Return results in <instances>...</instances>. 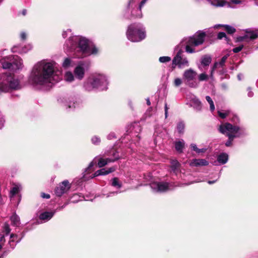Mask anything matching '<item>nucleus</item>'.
Masks as SVG:
<instances>
[{
	"mask_svg": "<svg viewBox=\"0 0 258 258\" xmlns=\"http://www.w3.org/2000/svg\"><path fill=\"white\" fill-rule=\"evenodd\" d=\"M54 64L52 62L42 60L36 63L33 67L29 81L34 87L41 88L50 86L57 79L54 75Z\"/></svg>",
	"mask_w": 258,
	"mask_h": 258,
	"instance_id": "nucleus-1",
	"label": "nucleus"
},
{
	"mask_svg": "<svg viewBox=\"0 0 258 258\" xmlns=\"http://www.w3.org/2000/svg\"><path fill=\"white\" fill-rule=\"evenodd\" d=\"M68 50L76 51V56L83 57L91 54H96L98 50L94 44L85 37L79 36L70 37L65 43Z\"/></svg>",
	"mask_w": 258,
	"mask_h": 258,
	"instance_id": "nucleus-2",
	"label": "nucleus"
},
{
	"mask_svg": "<svg viewBox=\"0 0 258 258\" xmlns=\"http://www.w3.org/2000/svg\"><path fill=\"white\" fill-rule=\"evenodd\" d=\"M108 83L105 75L103 74L94 73L91 74L84 82V88L88 91L95 88H100L102 90L107 89Z\"/></svg>",
	"mask_w": 258,
	"mask_h": 258,
	"instance_id": "nucleus-3",
	"label": "nucleus"
},
{
	"mask_svg": "<svg viewBox=\"0 0 258 258\" xmlns=\"http://www.w3.org/2000/svg\"><path fill=\"white\" fill-rule=\"evenodd\" d=\"M21 88L19 81L10 73L0 75V93Z\"/></svg>",
	"mask_w": 258,
	"mask_h": 258,
	"instance_id": "nucleus-4",
	"label": "nucleus"
},
{
	"mask_svg": "<svg viewBox=\"0 0 258 258\" xmlns=\"http://www.w3.org/2000/svg\"><path fill=\"white\" fill-rule=\"evenodd\" d=\"M126 36L131 41L140 42L146 37L145 28L140 23L131 24L126 31Z\"/></svg>",
	"mask_w": 258,
	"mask_h": 258,
	"instance_id": "nucleus-5",
	"label": "nucleus"
},
{
	"mask_svg": "<svg viewBox=\"0 0 258 258\" xmlns=\"http://www.w3.org/2000/svg\"><path fill=\"white\" fill-rule=\"evenodd\" d=\"M205 36L204 32H199L191 37L185 38L182 44L185 45L186 52L189 53L195 52V47L204 42Z\"/></svg>",
	"mask_w": 258,
	"mask_h": 258,
	"instance_id": "nucleus-6",
	"label": "nucleus"
},
{
	"mask_svg": "<svg viewBox=\"0 0 258 258\" xmlns=\"http://www.w3.org/2000/svg\"><path fill=\"white\" fill-rule=\"evenodd\" d=\"M219 132L228 137L229 140L226 142L227 147L230 146L234 138L238 137L240 135V129L236 125H233L229 123H225L221 124L219 127Z\"/></svg>",
	"mask_w": 258,
	"mask_h": 258,
	"instance_id": "nucleus-7",
	"label": "nucleus"
},
{
	"mask_svg": "<svg viewBox=\"0 0 258 258\" xmlns=\"http://www.w3.org/2000/svg\"><path fill=\"white\" fill-rule=\"evenodd\" d=\"M0 67L4 69L16 71L23 67L22 60L18 56L10 55L0 60Z\"/></svg>",
	"mask_w": 258,
	"mask_h": 258,
	"instance_id": "nucleus-8",
	"label": "nucleus"
},
{
	"mask_svg": "<svg viewBox=\"0 0 258 258\" xmlns=\"http://www.w3.org/2000/svg\"><path fill=\"white\" fill-rule=\"evenodd\" d=\"M137 0H130L128 2L127 12L124 16L126 19L141 18L142 17V8L145 5L147 0H142L138 7L131 10L133 4Z\"/></svg>",
	"mask_w": 258,
	"mask_h": 258,
	"instance_id": "nucleus-9",
	"label": "nucleus"
},
{
	"mask_svg": "<svg viewBox=\"0 0 258 258\" xmlns=\"http://www.w3.org/2000/svg\"><path fill=\"white\" fill-rule=\"evenodd\" d=\"M197 75V73L191 69L185 71L183 74V79L186 84L190 87H197L198 86V83L194 81Z\"/></svg>",
	"mask_w": 258,
	"mask_h": 258,
	"instance_id": "nucleus-10",
	"label": "nucleus"
},
{
	"mask_svg": "<svg viewBox=\"0 0 258 258\" xmlns=\"http://www.w3.org/2000/svg\"><path fill=\"white\" fill-rule=\"evenodd\" d=\"M183 51L180 50L178 51L172 60V68H174L178 66L179 68H183L189 66V62L186 57H183Z\"/></svg>",
	"mask_w": 258,
	"mask_h": 258,
	"instance_id": "nucleus-11",
	"label": "nucleus"
},
{
	"mask_svg": "<svg viewBox=\"0 0 258 258\" xmlns=\"http://www.w3.org/2000/svg\"><path fill=\"white\" fill-rule=\"evenodd\" d=\"M151 188L154 192H162L171 189L169 184L167 182H154L150 184Z\"/></svg>",
	"mask_w": 258,
	"mask_h": 258,
	"instance_id": "nucleus-12",
	"label": "nucleus"
},
{
	"mask_svg": "<svg viewBox=\"0 0 258 258\" xmlns=\"http://www.w3.org/2000/svg\"><path fill=\"white\" fill-rule=\"evenodd\" d=\"M89 66V63L80 62L74 71L76 78L79 80H82L84 77L85 70H87Z\"/></svg>",
	"mask_w": 258,
	"mask_h": 258,
	"instance_id": "nucleus-13",
	"label": "nucleus"
},
{
	"mask_svg": "<svg viewBox=\"0 0 258 258\" xmlns=\"http://www.w3.org/2000/svg\"><path fill=\"white\" fill-rule=\"evenodd\" d=\"M112 156L113 158H108L106 159H103L102 158H99L98 161V166L99 168H101L107 165L108 163L110 162H114L119 158V155L114 151H112Z\"/></svg>",
	"mask_w": 258,
	"mask_h": 258,
	"instance_id": "nucleus-14",
	"label": "nucleus"
},
{
	"mask_svg": "<svg viewBox=\"0 0 258 258\" xmlns=\"http://www.w3.org/2000/svg\"><path fill=\"white\" fill-rule=\"evenodd\" d=\"M70 188L69 182L67 180L62 181L58 186H57L55 190V193L57 196L60 197Z\"/></svg>",
	"mask_w": 258,
	"mask_h": 258,
	"instance_id": "nucleus-15",
	"label": "nucleus"
},
{
	"mask_svg": "<svg viewBox=\"0 0 258 258\" xmlns=\"http://www.w3.org/2000/svg\"><path fill=\"white\" fill-rule=\"evenodd\" d=\"M115 170V168L114 167H110L108 169L102 168L100 170L96 171L91 176V178L93 177L99 176V175H107L110 173H111Z\"/></svg>",
	"mask_w": 258,
	"mask_h": 258,
	"instance_id": "nucleus-16",
	"label": "nucleus"
},
{
	"mask_svg": "<svg viewBox=\"0 0 258 258\" xmlns=\"http://www.w3.org/2000/svg\"><path fill=\"white\" fill-rule=\"evenodd\" d=\"M209 164L208 161L205 159H195L191 160L189 163L190 166H206Z\"/></svg>",
	"mask_w": 258,
	"mask_h": 258,
	"instance_id": "nucleus-17",
	"label": "nucleus"
},
{
	"mask_svg": "<svg viewBox=\"0 0 258 258\" xmlns=\"http://www.w3.org/2000/svg\"><path fill=\"white\" fill-rule=\"evenodd\" d=\"M228 56L225 55L222 57L220 62H215L214 64V66L211 70V75L213 76V72L215 69L219 67H223L226 62V59H227Z\"/></svg>",
	"mask_w": 258,
	"mask_h": 258,
	"instance_id": "nucleus-18",
	"label": "nucleus"
},
{
	"mask_svg": "<svg viewBox=\"0 0 258 258\" xmlns=\"http://www.w3.org/2000/svg\"><path fill=\"white\" fill-rule=\"evenodd\" d=\"M191 105L196 110L200 111L202 109V103L196 97H194L191 100Z\"/></svg>",
	"mask_w": 258,
	"mask_h": 258,
	"instance_id": "nucleus-19",
	"label": "nucleus"
},
{
	"mask_svg": "<svg viewBox=\"0 0 258 258\" xmlns=\"http://www.w3.org/2000/svg\"><path fill=\"white\" fill-rule=\"evenodd\" d=\"M54 212H45L41 213L39 216V218L41 220L48 221L54 215Z\"/></svg>",
	"mask_w": 258,
	"mask_h": 258,
	"instance_id": "nucleus-20",
	"label": "nucleus"
},
{
	"mask_svg": "<svg viewBox=\"0 0 258 258\" xmlns=\"http://www.w3.org/2000/svg\"><path fill=\"white\" fill-rule=\"evenodd\" d=\"M212 5L217 7H223L227 3V0H207Z\"/></svg>",
	"mask_w": 258,
	"mask_h": 258,
	"instance_id": "nucleus-21",
	"label": "nucleus"
},
{
	"mask_svg": "<svg viewBox=\"0 0 258 258\" xmlns=\"http://www.w3.org/2000/svg\"><path fill=\"white\" fill-rule=\"evenodd\" d=\"M212 61V57L209 55H205L201 57V63L204 67L208 66Z\"/></svg>",
	"mask_w": 258,
	"mask_h": 258,
	"instance_id": "nucleus-22",
	"label": "nucleus"
},
{
	"mask_svg": "<svg viewBox=\"0 0 258 258\" xmlns=\"http://www.w3.org/2000/svg\"><path fill=\"white\" fill-rule=\"evenodd\" d=\"M31 48V45H28L27 46L22 48L21 49L18 48L17 46H15L12 48V51L14 52H18L19 53H26L28 50H30Z\"/></svg>",
	"mask_w": 258,
	"mask_h": 258,
	"instance_id": "nucleus-23",
	"label": "nucleus"
},
{
	"mask_svg": "<svg viewBox=\"0 0 258 258\" xmlns=\"http://www.w3.org/2000/svg\"><path fill=\"white\" fill-rule=\"evenodd\" d=\"M228 159V155L225 153H222L218 156L217 161L219 163L224 164L227 162Z\"/></svg>",
	"mask_w": 258,
	"mask_h": 258,
	"instance_id": "nucleus-24",
	"label": "nucleus"
},
{
	"mask_svg": "<svg viewBox=\"0 0 258 258\" xmlns=\"http://www.w3.org/2000/svg\"><path fill=\"white\" fill-rule=\"evenodd\" d=\"M171 168L172 171L176 173L180 166L179 163L176 160H173L171 161Z\"/></svg>",
	"mask_w": 258,
	"mask_h": 258,
	"instance_id": "nucleus-25",
	"label": "nucleus"
},
{
	"mask_svg": "<svg viewBox=\"0 0 258 258\" xmlns=\"http://www.w3.org/2000/svg\"><path fill=\"white\" fill-rule=\"evenodd\" d=\"M11 220L13 225L18 226L20 224V218L16 214H13L11 217Z\"/></svg>",
	"mask_w": 258,
	"mask_h": 258,
	"instance_id": "nucleus-26",
	"label": "nucleus"
},
{
	"mask_svg": "<svg viewBox=\"0 0 258 258\" xmlns=\"http://www.w3.org/2000/svg\"><path fill=\"white\" fill-rule=\"evenodd\" d=\"M184 145V142L183 140L176 142L175 143V147L176 151L179 153L182 152Z\"/></svg>",
	"mask_w": 258,
	"mask_h": 258,
	"instance_id": "nucleus-27",
	"label": "nucleus"
},
{
	"mask_svg": "<svg viewBox=\"0 0 258 258\" xmlns=\"http://www.w3.org/2000/svg\"><path fill=\"white\" fill-rule=\"evenodd\" d=\"M64 79L68 82H71L74 80V76L71 72H67L64 76Z\"/></svg>",
	"mask_w": 258,
	"mask_h": 258,
	"instance_id": "nucleus-28",
	"label": "nucleus"
},
{
	"mask_svg": "<svg viewBox=\"0 0 258 258\" xmlns=\"http://www.w3.org/2000/svg\"><path fill=\"white\" fill-rule=\"evenodd\" d=\"M258 37L257 33L254 31L247 32L246 34L244 37L245 38H249L250 39H254Z\"/></svg>",
	"mask_w": 258,
	"mask_h": 258,
	"instance_id": "nucleus-29",
	"label": "nucleus"
},
{
	"mask_svg": "<svg viewBox=\"0 0 258 258\" xmlns=\"http://www.w3.org/2000/svg\"><path fill=\"white\" fill-rule=\"evenodd\" d=\"M220 26H223L222 25H216L215 27L217 28ZM225 27V30L227 31V32L229 34H233L235 32V29L233 28L232 26H230L229 25H224L223 26Z\"/></svg>",
	"mask_w": 258,
	"mask_h": 258,
	"instance_id": "nucleus-30",
	"label": "nucleus"
},
{
	"mask_svg": "<svg viewBox=\"0 0 258 258\" xmlns=\"http://www.w3.org/2000/svg\"><path fill=\"white\" fill-rule=\"evenodd\" d=\"M21 187L20 185H15L10 191L11 197L14 196L15 194L19 192Z\"/></svg>",
	"mask_w": 258,
	"mask_h": 258,
	"instance_id": "nucleus-31",
	"label": "nucleus"
},
{
	"mask_svg": "<svg viewBox=\"0 0 258 258\" xmlns=\"http://www.w3.org/2000/svg\"><path fill=\"white\" fill-rule=\"evenodd\" d=\"M206 99L210 104V110L212 112L214 111L215 110V105L212 99L209 96H207L206 97Z\"/></svg>",
	"mask_w": 258,
	"mask_h": 258,
	"instance_id": "nucleus-32",
	"label": "nucleus"
},
{
	"mask_svg": "<svg viewBox=\"0 0 258 258\" xmlns=\"http://www.w3.org/2000/svg\"><path fill=\"white\" fill-rule=\"evenodd\" d=\"M71 66H72V64L71 59L66 58L62 63V67L65 69H67Z\"/></svg>",
	"mask_w": 258,
	"mask_h": 258,
	"instance_id": "nucleus-33",
	"label": "nucleus"
},
{
	"mask_svg": "<svg viewBox=\"0 0 258 258\" xmlns=\"http://www.w3.org/2000/svg\"><path fill=\"white\" fill-rule=\"evenodd\" d=\"M184 124L183 122H179L177 125V129L179 133L181 134L183 133L184 129Z\"/></svg>",
	"mask_w": 258,
	"mask_h": 258,
	"instance_id": "nucleus-34",
	"label": "nucleus"
},
{
	"mask_svg": "<svg viewBox=\"0 0 258 258\" xmlns=\"http://www.w3.org/2000/svg\"><path fill=\"white\" fill-rule=\"evenodd\" d=\"M230 110H229L225 111L224 112L218 111V113L221 118H225L230 114Z\"/></svg>",
	"mask_w": 258,
	"mask_h": 258,
	"instance_id": "nucleus-35",
	"label": "nucleus"
},
{
	"mask_svg": "<svg viewBox=\"0 0 258 258\" xmlns=\"http://www.w3.org/2000/svg\"><path fill=\"white\" fill-rule=\"evenodd\" d=\"M112 185L117 188H120L121 186V183L119 182L118 179L116 177L112 179Z\"/></svg>",
	"mask_w": 258,
	"mask_h": 258,
	"instance_id": "nucleus-36",
	"label": "nucleus"
},
{
	"mask_svg": "<svg viewBox=\"0 0 258 258\" xmlns=\"http://www.w3.org/2000/svg\"><path fill=\"white\" fill-rule=\"evenodd\" d=\"M11 231V229L10 228V226L8 223H5L3 226V232L5 233L7 235H8Z\"/></svg>",
	"mask_w": 258,
	"mask_h": 258,
	"instance_id": "nucleus-37",
	"label": "nucleus"
},
{
	"mask_svg": "<svg viewBox=\"0 0 258 258\" xmlns=\"http://www.w3.org/2000/svg\"><path fill=\"white\" fill-rule=\"evenodd\" d=\"M171 60V58L169 56H161L159 58V60L161 63H166L169 62Z\"/></svg>",
	"mask_w": 258,
	"mask_h": 258,
	"instance_id": "nucleus-38",
	"label": "nucleus"
},
{
	"mask_svg": "<svg viewBox=\"0 0 258 258\" xmlns=\"http://www.w3.org/2000/svg\"><path fill=\"white\" fill-rule=\"evenodd\" d=\"M208 76L205 73H202L198 77V79L199 81H206L208 80Z\"/></svg>",
	"mask_w": 258,
	"mask_h": 258,
	"instance_id": "nucleus-39",
	"label": "nucleus"
},
{
	"mask_svg": "<svg viewBox=\"0 0 258 258\" xmlns=\"http://www.w3.org/2000/svg\"><path fill=\"white\" fill-rule=\"evenodd\" d=\"M223 38H225L227 43H229V40L227 37L225 33L224 32H220L218 34V38L219 39H221Z\"/></svg>",
	"mask_w": 258,
	"mask_h": 258,
	"instance_id": "nucleus-40",
	"label": "nucleus"
},
{
	"mask_svg": "<svg viewBox=\"0 0 258 258\" xmlns=\"http://www.w3.org/2000/svg\"><path fill=\"white\" fill-rule=\"evenodd\" d=\"M91 141L92 143L94 145H98L101 142L100 139L97 136L93 137Z\"/></svg>",
	"mask_w": 258,
	"mask_h": 258,
	"instance_id": "nucleus-41",
	"label": "nucleus"
},
{
	"mask_svg": "<svg viewBox=\"0 0 258 258\" xmlns=\"http://www.w3.org/2000/svg\"><path fill=\"white\" fill-rule=\"evenodd\" d=\"M98 159V157H96L93 161H92L89 165L88 168L87 169H86V170H85V172H87L88 171H89L90 169H91L94 166V162H96V160Z\"/></svg>",
	"mask_w": 258,
	"mask_h": 258,
	"instance_id": "nucleus-42",
	"label": "nucleus"
},
{
	"mask_svg": "<svg viewBox=\"0 0 258 258\" xmlns=\"http://www.w3.org/2000/svg\"><path fill=\"white\" fill-rule=\"evenodd\" d=\"M182 83V80L180 78H176L174 81V85L176 87L179 86Z\"/></svg>",
	"mask_w": 258,
	"mask_h": 258,
	"instance_id": "nucleus-43",
	"label": "nucleus"
},
{
	"mask_svg": "<svg viewBox=\"0 0 258 258\" xmlns=\"http://www.w3.org/2000/svg\"><path fill=\"white\" fill-rule=\"evenodd\" d=\"M243 48V45H240L233 49V51L235 53H237L240 51Z\"/></svg>",
	"mask_w": 258,
	"mask_h": 258,
	"instance_id": "nucleus-44",
	"label": "nucleus"
},
{
	"mask_svg": "<svg viewBox=\"0 0 258 258\" xmlns=\"http://www.w3.org/2000/svg\"><path fill=\"white\" fill-rule=\"evenodd\" d=\"M230 2L232 4L235 5L241 4L242 3V1L241 0H230Z\"/></svg>",
	"mask_w": 258,
	"mask_h": 258,
	"instance_id": "nucleus-45",
	"label": "nucleus"
},
{
	"mask_svg": "<svg viewBox=\"0 0 258 258\" xmlns=\"http://www.w3.org/2000/svg\"><path fill=\"white\" fill-rule=\"evenodd\" d=\"M190 147L194 151H196L197 153L199 149L197 148V145L196 144H191L190 145Z\"/></svg>",
	"mask_w": 258,
	"mask_h": 258,
	"instance_id": "nucleus-46",
	"label": "nucleus"
},
{
	"mask_svg": "<svg viewBox=\"0 0 258 258\" xmlns=\"http://www.w3.org/2000/svg\"><path fill=\"white\" fill-rule=\"evenodd\" d=\"M71 30L70 29H68L66 31H63L62 34V37L63 38H66L67 37V33L68 32H71Z\"/></svg>",
	"mask_w": 258,
	"mask_h": 258,
	"instance_id": "nucleus-47",
	"label": "nucleus"
},
{
	"mask_svg": "<svg viewBox=\"0 0 258 258\" xmlns=\"http://www.w3.org/2000/svg\"><path fill=\"white\" fill-rule=\"evenodd\" d=\"M247 90H248V96L250 97H251L253 96V93H252V92L251 91V89L250 88H248L247 89Z\"/></svg>",
	"mask_w": 258,
	"mask_h": 258,
	"instance_id": "nucleus-48",
	"label": "nucleus"
},
{
	"mask_svg": "<svg viewBox=\"0 0 258 258\" xmlns=\"http://www.w3.org/2000/svg\"><path fill=\"white\" fill-rule=\"evenodd\" d=\"M41 197L43 198H46V199H49L50 197L49 195L46 194H45V193H42L41 194Z\"/></svg>",
	"mask_w": 258,
	"mask_h": 258,
	"instance_id": "nucleus-49",
	"label": "nucleus"
},
{
	"mask_svg": "<svg viewBox=\"0 0 258 258\" xmlns=\"http://www.w3.org/2000/svg\"><path fill=\"white\" fill-rule=\"evenodd\" d=\"M168 109V108L167 107V105L166 103H165V115L166 118L167 117Z\"/></svg>",
	"mask_w": 258,
	"mask_h": 258,
	"instance_id": "nucleus-50",
	"label": "nucleus"
},
{
	"mask_svg": "<svg viewBox=\"0 0 258 258\" xmlns=\"http://www.w3.org/2000/svg\"><path fill=\"white\" fill-rule=\"evenodd\" d=\"M114 138H115V135H114V133H111V134H109L107 136V138L109 140H111Z\"/></svg>",
	"mask_w": 258,
	"mask_h": 258,
	"instance_id": "nucleus-51",
	"label": "nucleus"
},
{
	"mask_svg": "<svg viewBox=\"0 0 258 258\" xmlns=\"http://www.w3.org/2000/svg\"><path fill=\"white\" fill-rule=\"evenodd\" d=\"M21 38L22 40H25L26 38V34L24 32L21 33Z\"/></svg>",
	"mask_w": 258,
	"mask_h": 258,
	"instance_id": "nucleus-52",
	"label": "nucleus"
},
{
	"mask_svg": "<svg viewBox=\"0 0 258 258\" xmlns=\"http://www.w3.org/2000/svg\"><path fill=\"white\" fill-rule=\"evenodd\" d=\"M4 120L2 118H0V128L4 126Z\"/></svg>",
	"mask_w": 258,
	"mask_h": 258,
	"instance_id": "nucleus-53",
	"label": "nucleus"
},
{
	"mask_svg": "<svg viewBox=\"0 0 258 258\" xmlns=\"http://www.w3.org/2000/svg\"><path fill=\"white\" fill-rule=\"evenodd\" d=\"M206 149H205V148H203V149H199L198 152H197V153H204L206 151Z\"/></svg>",
	"mask_w": 258,
	"mask_h": 258,
	"instance_id": "nucleus-54",
	"label": "nucleus"
},
{
	"mask_svg": "<svg viewBox=\"0 0 258 258\" xmlns=\"http://www.w3.org/2000/svg\"><path fill=\"white\" fill-rule=\"evenodd\" d=\"M5 241V236L4 235L0 234V242Z\"/></svg>",
	"mask_w": 258,
	"mask_h": 258,
	"instance_id": "nucleus-55",
	"label": "nucleus"
},
{
	"mask_svg": "<svg viewBox=\"0 0 258 258\" xmlns=\"http://www.w3.org/2000/svg\"><path fill=\"white\" fill-rule=\"evenodd\" d=\"M27 11L26 10H23L22 12V14L23 15L25 16L26 14Z\"/></svg>",
	"mask_w": 258,
	"mask_h": 258,
	"instance_id": "nucleus-56",
	"label": "nucleus"
},
{
	"mask_svg": "<svg viewBox=\"0 0 258 258\" xmlns=\"http://www.w3.org/2000/svg\"><path fill=\"white\" fill-rule=\"evenodd\" d=\"M146 100H147V104H148V105H150L151 102L150 101L149 99L147 98Z\"/></svg>",
	"mask_w": 258,
	"mask_h": 258,
	"instance_id": "nucleus-57",
	"label": "nucleus"
},
{
	"mask_svg": "<svg viewBox=\"0 0 258 258\" xmlns=\"http://www.w3.org/2000/svg\"><path fill=\"white\" fill-rule=\"evenodd\" d=\"M215 180H209L208 181V183L210 184H213L214 183H215Z\"/></svg>",
	"mask_w": 258,
	"mask_h": 258,
	"instance_id": "nucleus-58",
	"label": "nucleus"
},
{
	"mask_svg": "<svg viewBox=\"0 0 258 258\" xmlns=\"http://www.w3.org/2000/svg\"><path fill=\"white\" fill-rule=\"evenodd\" d=\"M15 236V235L14 234H12L11 235L10 238H11V239H12V238H13Z\"/></svg>",
	"mask_w": 258,
	"mask_h": 258,
	"instance_id": "nucleus-59",
	"label": "nucleus"
},
{
	"mask_svg": "<svg viewBox=\"0 0 258 258\" xmlns=\"http://www.w3.org/2000/svg\"><path fill=\"white\" fill-rule=\"evenodd\" d=\"M12 242H13V240H11V241H10V242H9V244H10L11 246H12V244H11V243H12Z\"/></svg>",
	"mask_w": 258,
	"mask_h": 258,
	"instance_id": "nucleus-60",
	"label": "nucleus"
},
{
	"mask_svg": "<svg viewBox=\"0 0 258 258\" xmlns=\"http://www.w3.org/2000/svg\"><path fill=\"white\" fill-rule=\"evenodd\" d=\"M235 120H238V117L236 116H235Z\"/></svg>",
	"mask_w": 258,
	"mask_h": 258,
	"instance_id": "nucleus-61",
	"label": "nucleus"
},
{
	"mask_svg": "<svg viewBox=\"0 0 258 258\" xmlns=\"http://www.w3.org/2000/svg\"><path fill=\"white\" fill-rule=\"evenodd\" d=\"M3 246L2 244H0V249L2 248Z\"/></svg>",
	"mask_w": 258,
	"mask_h": 258,
	"instance_id": "nucleus-62",
	"label": "nucleus"
},
{
	"mask_svg": "<svg viewBox=\"0 0 258 258\" xmlns=\"http://www.w3.org/2000/svg\"><path fill=\"white\" fill-rule=\"evenodd\" d=\"M238 77L239 79L240 80V76H239V75H238Z\"/></svg>",
	"mask_w": 258,
	"mask_h": 258,
	"instance_id": "nucleus-63",
	"label": "nucleus"
},
{
	"mask_svg": "<svg viewBox=\"0 0 258 258\" xmlns=\"http://www.w3.org/2000/svg\"><path fill=\"white\" fill-rule=\"evenodd\" d=\"M238 77L239 79L240 80V76H239V75H238Z\"/></svg>",
	"mask_w": 258,
	"mask_h": 258,
	"instance_id": "nucleus-64",
	"label": "nucleus"
}]
</instances>
